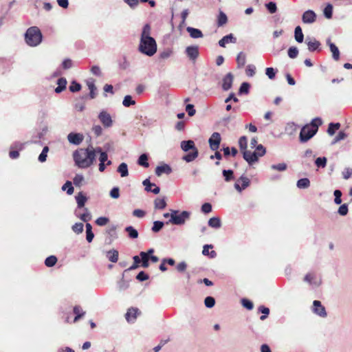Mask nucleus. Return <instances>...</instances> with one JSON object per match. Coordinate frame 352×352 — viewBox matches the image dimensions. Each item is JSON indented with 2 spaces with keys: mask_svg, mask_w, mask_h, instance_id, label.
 Instances as JSON below:
<instances>
[{
  "mask_svg": "<svg viewBox=\"0 0 352 352\" xmlns=\"http://www.w3.org/2000/svg\"><path fill=\"white\" fill-rule=\"evenodd\" d=\"M151 28L148 23L145 24L142 30L138 50L148 56H153L157 50L155 38L151 36Z\"/></svg>",
  "mask_w": 352,
  "mask_h": 352,
  "instance_id": "obj_1",
  "label": "nucleus"
},
{
  "mask_svg": "<svg viewBox=\"0 0 352 352\" xmlns=\"http://www.w3.org/2000/svg\"><path fill=\"white\" fill-rule=\"evenodd\" d=\"M73 158L75 165L80 168H87L96 162L94 151L89 150L88 146L76 150L73 153Z\"/></svg>",
  "mask_w": 352,
  "mask_h": 352,
  "instance_id": "obj_2",
  "label": "nucleus"
},
{
  "mask_svg": "<svg viewBox=\"0 0 352 352\" xmlns=\"http://www.w3.org/2000/svg\"><path fill=\"white\" fill-rule=\"evenodd\" d=\"M322 123V120L320 118H316L309 124L305 125L300 132V142L305 143L312 138L317 133L318 127Z\"/></svg>",
  "mask_w": 352,
  "mask_h": 352,
  "instance_id": "obj_3",
  "label": "nucleus"
},
{
  "mask_svg": "<svg viewBox=\"0 0 352 352\" xmlns=\"http://www.w3.org/2000/svg\"><path fill=\"white\" fill-rule=\"evenodd\" d=\"M42 38L41 30L36 26L29 28L25 34L27 44L32 47L38 45L42 41Z\"/></svg>",
  "mask_w": 352,
  "mask_h": 352,
  "instance_id": "obj_4",
  "label": "nucleus"
},
{
  "mask_svg": "<svg viewBox=\"0 0 352 352\" xmlns=\"http://www.w3.org/2000/svg\"><path fill=\"white\" fill-rule=\"evenodd\" d=\"M190 212L186 210L179 213L178 210H172L168 222L177 226L184 225L186 221L190 218Z\"/></svg>",
  "mask_w": 352,
  "mask_h": 352,
  "instance_id": "obj_5",
  "label": "nucleus"
},
{
  "mask_svg": "<svg viewBox=\"0 0 352 352\" xmlns=\"http://www.w3.org/2000/svg\"><path fill=\"white\" fill-rule=\"evenodd\" d=\"M98 119L105 128L111 127L113 125V120L111 115L104 110L100 112Z\"/></svg>",
  "mask_w": 352,
  "mask_h": 352,
  "instance_id": "obj_6",
  "label": "nucleus"
},
{
  "mask_svg": "<svg viewBox=\"0 0 352 352\" xmlns=\"http://www.w3.org/2000/svg\"><path fill=\"white\" fill-rule=\"evenodd\" d=\"M221 140V138L220 133L218 132L213 133L208 140L210 149L212 151L218 150L220 146Z\"/></svg>",
  "mask_w": 352,
  "mask_h": 352,
  "instance_id": "obj_7",
  "label": "nucleus"
},
{
  "mask_svg": "<svg viewBox=\"0 0 352 352\" xmlns=\"http://www.w3.org/2000/svg\"><path fill=\"white\" fill-rule=\"evenodd\" d=\"M317 15L312 10H308L302 14V21L305 24H312L316 21Z\"/></svg>",
  "mask_w": 352,
  "mask_h": 352,
  "instance_id": "obj_8",
  "label": "nucleus"
},
{
  "mask_svg": "<svg viewBox=\"0 0 352 352\" xmlns=\"http://www.w3.org/2000/svg\"><path fill=\"white\" fill-rule=\"evenodd\" d=\"M185 53L189 59L195 61L199 56V47L197 45L188 46L185 50Z\"/></svg>",
  "mask_w": 352,
  "mask_h": 352,
  "instance_id": "obj_9",
  "label": "nucleus"
},
{
  "mask_svg": "<svg viewBox=\"0 0 352 352\" xmlns=\"http://www.w3.org/2000/svg\"><path fill=\"white\" fill-rule=\"evenodd\" d=\"M243 153V157L244 160L250 164L252 165L258 160V155L256 152H252L250 151L245 150Z\"/></svg>",
  "mask_w": 352,
  "mask_h": 352,
  "instance_id": "obj_10",
  "label": "nucleus"
},
{
  "mask_svg": "<svg viewBox=\"0 0 352 352\" xmlns=\"http://www.w3.org/2000/svg\"><path fill=\"white\" fill-rule=\"evenodd\" d=\"M305 42L307 45L309 51L315 52L321 50L320 43L318 41L316 38H311L309 37H307Z\"/></svg>",
  "mask_w": 352,
  "mask_h": 352,
  "instance_id": "obj_11",
  "label": "nucleus"
},
{
  "mask_svg": "<svg viewBox=\"0 0 352 352\" xmlns=\"http://www.w3.org/2000/svg\"><path fill=\"white\" fill-rule=\"evenodd\" d=\"M84 139V136L81 133H70L67 135V140L69 143L74 145H79Z\"/></svg>",
  "mask_w": 352,
  "mask_h": 352,
  "instance_id": "obj_12",
  "label": "nucleus"
},
{
  "mask_svg": "<svg viewBox=\"0 0 352 352\" xmlns=\"http://www.w3.org/2000/svg\"><path fill=\"white\" fill-rule=\"evenodd\" d=\"M140 313L138 308L131 307L127 310L125 314V318L129 322H134L138 315L140 314Z\"/></svg>",
  "mask_w": 352,
  "mask_h": 352,
  "instance_id": "obj_13",
  "label": "nucleus"
},
{
  "mask_svg": "<svg viewBox=\"0 0 352 352\" xmlns=\"http://www.w3.org/2000/svg\"><path fill=\"white\" fill-rule=\"evenodd\" d=\"M313 312L320 317H326L327 312L325 308L321 305L319 300H314L313 302Z\"/></svg>",
  "mask_w": 352,
  "mask_h": 352,
  "instance_id": "obj_14",
  "label": "nucleus"
},
{
  "mask_svg": "<svg viewBox=\"0 0 352 352\" xmlns=\"http://www.w3.org/2000/svg\"><path fill=\"white\" fill-rule=\"evenodd\" d=\"M142 184L145 186V190L147 192H151L157 195L160 191V187L157 186L154 183H151L148 178L144 179Z\"/></svg>",
  "mask_w": 352,
  "mask_h": 352,
  "instance_id": "obj_15",
  "label": "nucleus"
},
{
  "mask_svg": "<svg viewBox=\"0 0 352 352\" xmlns=\"http://www.w3.org/2000/svg\"><path fill=\"white\" fill-rule=\"evenodd\" d=\"M304 281L308 283L312 287H318L320 280L318 279L314 273H308L304 278Z\"/></svg>",
  "mask_w": 352,
  "mask_h": 352,
  "instance_id": "obj_16",
  "label": "nucleus"
},
{
  "mask_svg": "<svg viewBox=\"0 0 352 352\" xmlns=\"http://www.w3.org/2000/svg\"><path fill=\"white\" fill-rule=\"evenodd\" d=\"M233 75L232 73H228L223 78L222 89L224 91H228L231 89L233 82Z\"/></svg>",
  "mask_w": 352,
  "mask_h": 352,
  "instance_id": "obj_17",
  "label": "nucleus"
},
{
  "mask_svg": "<svg viewBox=\"0 0 352 352\" xmlns=\"http://www.w3.org/2000/svg\"><path fill=\"white\" fill-rule=\"evenodd\" d=\"M304 158H306L305 160L302 162V164L307 167H310L311 165V162L313 161L315 155L313 154V151L311 149H307L302 156Z\"/></svg>",
  "mask_w": 352,
  "mask_h": 352,
  "instance_id": "obj_18",
  "label": "nucleus"
},
{
  "mask_svg": "<svg viewBox=\"0 0 352 352\" xmlns=\"http://www.w3.org/2000/svg\"><path fill=\"white\" fill-rule=\"evenodd\" d=\"M173 172L172 168L166 164H164L162 166H158L155 168V174L157 176L162 175L163 173L166 175H169Z\"/></svg>",
  "mask_w": 352,
  "mask_h": 352,
  "instance_id": "obj_19",
  "label": "nucleus"
},
{
  "mask_svg": "<svg viewBox=\"0 0 352 352\" xmlns=\"http://www.w3.org/2000/svg\"><path fill=\"white\" fill-rule=\"evenodd\" d=\"M181 148L184 152H188L189 151H193L197 149L195 146V142L192 140H184L181 142Z\"/></svg>",
  "mask_w": 352,
  "mask_h": 352,
  "instance_id": "obj_20",
  "label": "nucleus"
},
{
  "mask_svg": "<svg viewBox=\"0 0 352 352\" xmlns=\"http://www.w3.org/2000/svg\"><path fill=\"white\" fill-rule=\"evenodd\" d=\"M347 137L348 134L344 131H340L337 133L336 132L334 135H331V144H337Z\"/></svg>",
  "mask_w": 352,
  "mask_h": 352,
  "instance_id": "obj_21",
  "label": "nucleus"
},
{
  "mask_svg": "<svg viewBox=\"0 0 352 352\" xmlns=\"http://www.w3.org/2000/svg\"><path fill=\"white\" fill-rule=\"evenodd\" d=\"M75 214L77 217L80 218L84 222H88L91 219V214L87 208H84V212L80 214L78 210H75Z\"/></svg>",
  "mask_w": 352,
  "mask_h": 352,
  "instance_id": "obj_22",
  "label": "nucleus"
},
{
  "mask_svg": "<svg viewBox=\"0 0 352 352\" xmlns=\"http://www.w3.org/2000/svg\"><path fill=\"white\" fill-rule=\"evenodd\" d=\"M118 64L119 66V68L122 70H125L128 69L130 66V63L127 59V57L126 55H122L118 59Z\"/></svg>",
  "mask_w": 352,
  "mask_h": 352,
  "instance_id": "obj_23",
  "label": "nucleus"
},
{
  "mask_svg": "<svg viewBox=\"0 0 352 352\" xmlns=\"http://www.w3.org/2000/svg\"><path fill=\"white\" fill-rule=\"evenodd\" d=\"M236 40V38L232 35V34H230L223 36L221 40H219V45L222 47H225L227 43H235Z\"/></svg>",
  "mask_w": 352,
  "mask_h": 352,
  "instance_id": "obj_24",
  "label": "nucleus"
},
{
  "mask_svg": "<svg viewBox=\"0 0 352 352\" xmlns=\"http://www.w3.org/2000/svg\"><path fill=\"white\" fill-rule=\"evenodd\" d=\"M186 30L189 33L190 37L192 38H199L204 36L202 32L199 29L188 27Z\"/></svg>",
  "mask_w": 352,
  "mask_h": 352,
  "instance_id": "obj_25",
  "label": "nucleus"
},
{
  "mask_svg": "<svg viewBox=\"0 0 352 352\" xmlns=\"http://www.w3.org/2000/svg\"><path fill=\"white\" fill-rule=\"evenodd\" d=\"M76 200L77 202L78 208H81L85 206V202L87 200V197L83 194L82 192H78L76 196Z\"/></svg>",
  "mask_w": 352,
  "mask_h": 352,
  "instance_id": "obj_26",
  "label": "nucleus"
},
{
  "mask_svg": "<svg viewBox=\"0 0 352 352\" xmlns=\"http://www.w3.org/2000/svg\"><path fill=\"white\" fill-rule=\"evenodd\" d=\"M57 87L55 89V92L56 94H60L63 90L66 89L67 85V80L65 78H60L57 80Z\"/></svg>",
  "mask_w": 352,
  "mask_h": 352,
  "instance_id": "obj_27",
  "label": "nucleus"
},
{
  "mask_svg": "<svg viewBox=\"0 0 352 352\" xmlns=\"http://www.w3.org/2000/svg\"><path fill=\"white\" fill-rule=\"evenodd\" d=\"M294 38L296 42L301 43L304 41V34L300 26H296L294 30Z\"/></svg>",
  "mask_w": 352,
  "mask_h": 352,
  "instance_id": "obj_28",
  "label": "nucleus"
},
{
  "mask_svg": "<svg viewBox=\"0 0 352 352\" xmlns=\"http://www.w3.org/2000/svg\"><path fill=\"white\" fill-rule=\"evenodd\" d=\"M198 155H199L198 149H195V150L192 151V152L188 153L187 155H184L182 157V160L186 161V162H191L194 161L198 157Z\"/></svg>",
  "mask_w": 352,
  "mask_h": 352,
  "instance_id": "obj_29",
  "label": "nucleus"
},
{
  "mask_svg": "<svg viewBox=\"0 0 352 352\" xmlns=\"http://www.w3.org/2000/svg\"><path fill=\"white\" fill-rule=\"evenodd\" d=\"M117 170L122 177H125L129 175L128 166L124 162H122L119 165Z\"/></svg>",
  "mask_w": 352,
  "mask_h": 352,
  "instance_id": "obj_30",
  "label": "nucleus"
},
{
  "mask_svg": "<svg viewBox=\"0 0 352 352\" xmlns=\"http://www.w3.org/2000/svg\"><path fill=\"white\" fill-rule=\"evenodd\" d=\"M118 252L116 250H111L107 252V258L112 263H116L118 260Z\"/></svg>",
  "mask_w": 352,
  "mask_h": 352,
  "instance_id": "obj_31",
  "label": "nucleus"
},
{
  "mask_svg": "<svg viewBox=\"0 0 352 352\" xmlns=\"http://www.w3.org/2000/svg\"><path fill=\"white\" fill-rule=\"evenodd\" d=\"M148 156L146 153L142 154L138 160V164L140 166H142L144 168H148L149 166V164L148 162Z\"/></svg>",
  "mask_w": 352,
  "mask_h": 352,
  "instance_id": "obj_32",
  "label": "nucleus"
},
{
  "mask_svg": "<svg viewBox=\"0 0 352 352\" xmlns=\"http://www.w3.org/2000/svg\"><path fill=\"white\" fill-rule=\"evenodd\" d=\"M296 186L300 189H305L309 187L310 181L308 178H302L298 180Z\"/></svg>",
  "mask_w": 352,
  "mask_h": 352,
  "instance_id": "obj_33",
  "label": "nucleus"
},
{
  "mask_svg": "<svg viewBox=\"0 0 352 352\" xmlns=\"http://www.w3.org/2000/svg\"><path fill=\"white\" fill-rule=\"evenodd\" d=\"M208 226L211 228L218 229L221 226V219L219 217H212L208 221Z\"/></svg>",
  "mask_w": 352,
  "mask_h": 352,
  "instance_id": "obj_34",
  "label": "nucleus"
},
{
  "mask_svg": "<svg viewBox=\"0 0 352 352\" xmlns=\"http://www.w3.org/2000/svg\"><path fill=\"white\" fill-rule=\"evenodd\" d=\"M213 246L212 245H205L203 248L202 254L204 256H210V258H214L217 256V253L215 251L212 250L209 252L210 248H212Z\"/></svg>",
  "mask_w": 352,
  "mask_h": 352,
  "instance_id": "obj_35",
  "label": "nucleus"
},
{
  "mask_svg": "<svg viewBox=\"0 0 352 352\" xmlns=\"http://www.w3.org/2000/svg\"><path fill=\"white\" fill-rule=\"evenodd\" d=\"M86 239L89 243H91L94 237V234L92 232V226L90 223H86Z\"/></svg>",
  "mask_w": 352,
  "mask_h": 352,
  "instance_id": "obj_36",
  "label": "nucleus"
},
{
  "mask_svg": "<svg viewBox=\"0 0 352 352\" xmlns=\"http://www.w3.org/2000/svg\"><path fill=\"white\" fill-rule=\"evenodd\" d=\"M74 313L76 314V316L74 319V322H77L85 314V312L82 311V308L80 306H75L74 307Z\"/></svg>",
  "mask_w": 352,
  "mask_h": 352,
  "instance_id": "obj_37",
  "label": "nucleus"
},
{
  "mask_svg": "<svg viewBox=\"0 0 352 352\" xmlns=\"http://www.w3.org/2000/svg\"><path fill=\"white\" fill-rule=\"evenodd\" d=\"M245 61H246L245 54L243 52H239L236 57V63H237L238 67H239V68L243 67L245 64Z\"/></svg>",
  "mask_w": 352,
  "mask_h": 352,
  "instance_id": "obj_38",
  "label": "nucleus"
},
{
  "mask_svg": "<svg viewBox=\"0 0 352 352\" xmlns=\"http://www.w3.org/2000/svg\"><path fill=\"white\" fill-rule=\"evenodd\" d=\"M125 231L128 233L131 239H137L138 237V232L131 226H127Z\"/></svg>",
  "mask_w": 352,
  "mask_h": 352,
  "instance_id": "obj_39",
  "label": "nucleus"
},
{
  "mask_svg": "<svg viewBox=\"0 0 352 352\" xmlns=\"http://www.w3.org/2000/svg\"><path fill=\"white\" fill-rule=\"evenodd\" d=\"M140 256L141 257L142 266L144 268H147L149 266L148 260L150 259L148 254H146L145 252H141Z\"/></svg>",
  "mask_w": 352,
  "mask_h": 352,
  "instance_id": "obj_40",
  "label": "nucleus"
},
{
  "mask_svg": "<svg viewBox=\"0 0 352 352\" xmlns=\"http://www.w3.org/2000/svg\"><path fill=\"white\" fill-rule=\"evenodd\" d=\"M239 146L240 150L243 152L247 150L248 147V138L246 136H241L239 140Z\"/></svg>",
  "mask_w": 352,
  "mask_h": 352,
  "instance_id": "obj_41",
  "label": "nucleus"
},
{
  "mask_svg": "<svg viewBox=\"0 0 352 352\" xmlns=\"http://www.w3.org/2000/svg\"><path fill=\"white\" fill-rule=\"evenodd\" d=\"M327 158L325 157H320L316 159L315 164L318 168H324L327 166Z\"/></svg>",
  "mask_w": 352,
  "mask_h": 352,
  "instance_id": "obj_42",
  "label": "nucleus"
},
{
  "mask_svg": "<svg viewBox=\"0 0 352 352\" xmlns=\"http://www.w3.org/2000/svg\"><path fill=\"white\" fill-rule=\"evenodd\" d=\"M154 204H155V208L156 209L162 210V209L165 208L166 206V202L164 198H163V199L157 198L155 200Z\"/></svg>",
  "mask_w": 352,
  "mask_h": 352,
  "instance_id": "obj_43",
  "label": "nucleus"
},
{
  "mask_svg": "<svg viewBox=\"0 0 352 352\" xmlns=\"http://www.w3.org/2000/svg\"><path fill=\"white\" fill-rule=\"evenodd\" d=\"M135 104V101L133 100L132 97L130 95H126L124 96L122 104L126 107H129L131 105H134Z\"/></svg>",
  "mask_w": 352,
  "mask_h": 352,
  "instance_id": "obj_44",
  "label": "nucleus"
},
{
  "mask_svg": "<svg viewBox=\"0 0 352 352\" xmlns=\"http://www.w3.org/2000/svg\"><path fill=\"white\" fill-rule=\"evenodd\" d=\"M250 87V85L248 82H243L239 87V94H248L249 93Z\"/></svg>",
  "mask_w": 352,
  "mask_h": 352,
  "instance_id": "obj_45",
  "label": "nucleus"
},
{
  "mask_svg": "<svg viewBox=\"0 0 352 352\" xmlns=\"http://www.w3.org/2000/svg\"><path fill=\"white\" fill-rule=\"evenodd\" d=\"M63 190H67V193L71 195L74 192V187L72 184L69 181H67L62 186Z\"/></svg>",
  "mask_w": 352,
  "mask_h": 352,
  "instance_id": "obj_46",
  "label": "nucleus"
},
{
  "mask_svg": "<svg viewBox=\"0 0 352 352\" xmlns=\"http://www.w3.org/2000/svg\"><path fill=\"white\" fill-rule=\"evenodd\" d=\"M288 56L290 58H296L298 55V50L296 47L292 46L288 49L287 51Z\"/></svg>",
  "mask_w": 352,
  "mask_h": 352,
  "instance_id": "obj_47",
  "label": "nucleus"
},
{
  "mask_svg": "<svg viewBox=\"0 0 352 352\" xmlns=\"http://www.w3.org/2000/svg\"><path fill=\"white\" fill-rule=\"evenodd\" d=\"M56 262L57 258L55 256H50L45 259V264L47 267H53L56 265Z\"/></svg>",
  "mask_w": 352,
  "mask_h": 352,
  "instance_id": "obj_48",
  "label": "nucleus"
},
{
  "mask_svg": "<svg viewBox=\"0 0 352 352\" xmlns=\"http://www.w3.org/2000/svg\"><path fill=\"white\" fill-rule=\"evenodd\" d=\"M164 225V222L160 221H155L153 223V226L151 230L153 232H158L159 231H160L162 229Z\"/></svg>",
  "mask_w": 352,
  "mask_h": 352,
  "instance_id": "obj_49",
  "label": "nucleus"
},
{
  "mask_svg": "<svg viewBox=\"0 0 352 352\" xmlns=\"http://www.w3.org/2000/svg\"><path fill=\"white\" fill-rule=\"evenodd\" d=\"M228 21L227 16L223 12H220L218 16V26H222L225 25Z\"/></svg>",
  "mask_w": 352,
  "mask_h": 352,
  "instance_id": "obj_50",
  "label": "nucleus"
},
{
  "mask_svg": "<svg viewBox=\"0 0 352 352\" xmlns=\"http://www.w3.org/2000/svg\"><path fill=\"white\" fill-rule=\"evenodd\" d=\"M258 311L259 312H261L263 315H262L261 317H260V319L261 320H264L267 318V315L270 314V309L269 308L267 307H265L263 305L260 306L258 307Z\"/></svg>",
  "mask_w": 352,
  "mask_h": 352,
  "instance_id": "obj_51",
  "label": "nucleus"
},
{
  "mask_svg": "<svg viewBox=\"0 0 352 352\" xmlns=\"http://www.w3.org/2000/svg\"><path fill=\"white\" fill-rule=\"evenodd\" d=\"M205 306L208 308H212L215 305V299L212 296H207L204 300Z\"/></svg>",
  "mask_w": 352,
  "mask_h": 352,
  "instance_id": "obj_52",
  "label": "nucleus"
},
{
  "mask_svg": "<svg viewBox=\"0 0 352 352\" xmlns=\"http://www.w3.org/2000/svg\"><path fill=\"white\" fill-rule=\"evenodd\" d=\"M69 91H70L71 92H73V93H74V92H77V91H80V89H81V85H80V83L77 82L76 81L73 80V81L72 82V83H71V85H70V86H69Z\"/></svg>",
  "mask_w": 352,
  "mask_h": 352,
  "instance_id": "obj_53",
  "label": "nucleus"
},
{
  "mask_svg": "<svg viewBox=\"0 0 352 352\" xmlns=\"http://www.w3.org/2000/svg\"><path fill=\"white\" fill-rule=\"evenodd\" d=\"M83 223H76L72 226V229L74 232L76 234H80L83 231Z\"/></svg>",
  "mask_w": 352,
  "mask_h": 352,
  "instance_id": "obj_54",
  "label": "nucleus"
},
{
  "mask_svg": "<svg viewBox=\"0 0 352 352\" xmlns=\"http://www.w3.org/2000/svg\"><path fill=\"white\" fill-rule=\"evenodd\" d=\"M287 168V166L285 163H280L278 164H272L271 166V168L272 170H278V171H285Z\"/></svg>",
  "mask_w": 352,
  "mask_h": 352,
  "instance_id": "obj_55",
  "label": "nucleus"
},
{
  "mask_svg": "<svg viewBox=\"0 0 352 352\" xmlns=\"http://www.w3.org/2000/svg\"><path fill=\"white\" fill-rule=\"evenodd\" d=\"M222 173H223V175L224 177L226 182H230L234 177H233L234 173L232 170H223Z\"/></svg>",
  "mask_w": 352,
  "mask_h": 352,
  "instance_id": "obj_56",
  "label": "nucleus"
},
{
  "mask_svg": "<svg viewBox=\"0 0 352 352\" xmlns=\"http://www.w3.org/2000/svg\"><path fill=\"white\" fill-rule=\"evenodd\" d=\"M241 182V186L242 188L245 189L248 188L250 184V180L247 177L242 175L240 177V178L238 179V182Z\"/></svg>",
  "mask_w": 352,
  "mask_h": 352,
  "instance_id": "obj_57",
  "label": "nucleus"
},
{
  "mask_svg": "<svg viewBox=\"0 0 352 352\" xmlns=\"http://www.w3.org/2000/svg\"><path fill=\"white\" fill-rule=\"evenodd\" d=\"M266 8L269 11L270 13L274 14L277 10V7L276 3L273 1H270L265 4Z\"/></svg>",
  "mask_w": 352,
  "mask_h": 352,
  "instance_id": "obj_58",
  "label": "nucleus"
},
{
  "mask_svg": "<svg viewBox=\"0 0 352 352\" xmlns=\"http://www.w3.org/2000/svg\"><path fill=\"white\" fill-rule=\"evenodd\" d=\"M84 181V177L82 175L77 174L73 179L74 184L76 186H80L82 182Z\"/></svg>",
  "mask_w": 352,
  "mask_h": 352,
  "instance_id": "obj_59",
  "label": "nucleus"
},
{
  "mask_svg": "<svg viewBox=\"0 0 352 352\" xmlns=\"http://www.w3.org/2000/svg\"><path fill=\"white\" fill-rule=\"evenodd\" d=\"M173 54V51L170 49H166L160 54V58L167 59Z\"/></svg>",
  "mask_w": 352,
  "mask_h": 352,
  "instance_id": "obj_60",
  "label": "nucleus"
},
{
  "mask_svg": "<svg viewBox=\"0 0 352 352\" xmlns=\"http://www.w3.org/2000/svg\"><path fill=\"white\" fill-rule=\"evenodd\" d=\"M242 305L248 310H252L254 307L253 303L248 299L243 298L241 300Z\"/></svg>",
  "mask_w": 352,
  "mask_h": 352,
  "instance_id": "obj_61",
  "label": "nucleus"
},
{
  "mask_svg": "<svg viewBox=\"0 0 352 352\" xmlns=\"http://www.w3.org/2000/svg\"><path fill=\"white\" fill-rule=\"evenodd\" d=\"M109 221V218L105 217H98V218L96 220V223L98 226H105V225H106Z\"/></svg>",
  "mask_w": 352,
  "mask_h": 352,
  "instance_id": "obj_62",
  "label": "nucleus"
},
{
  "mask_svg": "<svg viewBox=\"0 0 352 352\" xmlns=\"http://www.w3.org/2000/svg\"><path fill=\"white\" fill-rule=\"evenodd\" d=\"M201 212L204 214H208L212 211V205L210 203H205L201 206Z\"/></svg>",
  "mask_w": 352,
  "mask_h": 352,
  "instance_id": "obj_63",
  "label": "nucleus"
},
{
  "mask_svg": "<svg viewBox=\"0 0 352 352\" xmlns=\"http://www.w3.org/2000/svg\"><path fill=\"white\" fill-rule=\"evenodd\" d=\"M255 148H256L255 152L257 153V155L259 157H262L265 154V153H266L265 148L262 144H258Z\"/></svg>",
  "mask_w": 352,
  "mask_h": 352,
  "instance_id": "obj_64",
  "label": "nucleus"
}]
</instances>
